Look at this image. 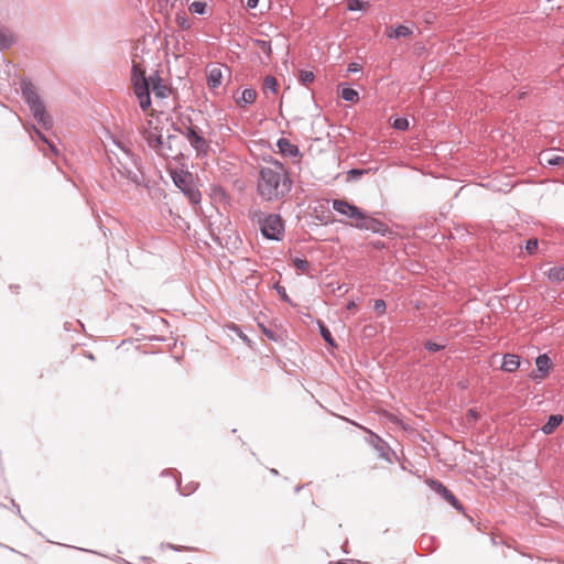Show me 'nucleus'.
<instances>
[{
	"label": "nucleus",
	"instance_id": "f257e3e1",
	"mask_svg": "<svg viewBox=\"0 0 564 564\" xmlns=\"http://www.w3.org/2000/svg\"><path fill=\"white\" fill-rule=\"evenodd\" d=\"M106 148L113 183L116 185L126 183L135 186L142 185L144 176L129 144L119 137L110 134Z\"/></svg>",
	"mask_w": 564,
	"mask_h": 564
},
{
	"label": "nucleus",
	"instance_id": "f03ea898",
	"mask_svg": "<svg viewBox=\"0 0 564 564\" xmlns=\"http://www.w3.org/2000/svg\"><path fill=\"white\" fill-rule=\"evenodd\" d=\"M293 181L284 166L278 160L270 158L260 166L257 181V193L264 202H279L289 195Z\"/></svg>",
	"mask_w": 564,
	"mask_h": 564
},
{
	"label": "nucleus",
	"instance_id": "7ed1b4c3",
	"mask_svg": "<svg viewBox=\"0 0 564 564\" xmlns=\"http://www.w3.org/2000/svg\"><path fill=\"white\" fill-rule=\"evenodd\" d=\"M21 91L25 104L29 106L30 111L37 123L44 129L52 128L53 120L47 113L43 100L35 91L34 85L31 82H22Z\"/></svg>",
	"mask_w": 564,
	"mask_h": 564
},
{
	"label": "nucleus",
	"instance_id": "20e7f679",
	"mask_svg": "<svg viewBox=\"0 0 564 564\" xmlns=\"http://www.w3.org/2000/svg\"><path fill=\"white\" fill-rule=\"evenodd\" d=\"M131 82L140 108L147 110L151 106L150 77H145V70L141 64L133 62L131 68Z\"/></svg>",
	"mask_w": 564,
	"mask_h": 564
},
{
	"label": "nucleus",
	"instance_id": "39448f33",
	"mask_svg": "<svg viewBox=\"0 0 564 564\" xmlns=\"http://www.w3.org/2000/svg\"><path fill=\"white\" fill-rule=\"evenodd\" d=\"M253 218H258L262 236L269 240L280 241L284 236V224L279 214L263 215L261 210L253 213Z\"/></svg>",
	"mask_w": 564,
	"mask_h": 564
},
{
	"label": "nucleus",
	"instance_id": "423d86ee",
	"mask_svg": "<svg viewBox=\"0 0 564 564\" xmlns=\"http://www.w3.org/2000/svg\"><path fill=\"white\" fill-rule=\"evenodd\" d=\"M183 128H175V131L186 138L191 147L194 149L197 158H206L210 149V141L203 135L198 127L192 124L191 119L188 120V124L183 122Z\"/></svg>",
	"mask_w": 564,
	"mask_h": 564
},
{
	"label": "nucleus",
	"instance_id": "0eeeda50",
	"mask_svg": "<svg viewBox=\"0 0 564 564\" xmlns=\"http://www.w3.org/2000/svg\"><path fill=\"white\" fill-rule=\"evenodd\" d=\"M172 180L175 186L184 193V195L193 205H196L200 202L202 194L199 189L193 185V177L191 173L184 171L174 172L172 174Z\"/></svg>",
	"mask_w": 564,
	"mask_h": 564
},
{
	"label": "nucleus",
	"instance_id": "6e6552de",
	"mask_svg": "<svg viewBox=\"0 0 564 564\" xmlns=\"http://www.w3.org/2000/svg\"><path fill=\"white\" fill-rule=\"evenodd\" d=\"M143 138L150 149L154 152H162V140L164 139L163 129L152 120L148 121V128L143 132Z\"/></svg>",
	"mask_w": 564,
	"mask_h": 564
},
{
	"label": "nucleus",
	"instance_id": "1a4fd4ad",
	"mask_svg": "<svg viewBox=\"0 0 564 564\" xmlns=\"http://www.w3.org/2000/svg\"><path fill=\"white\" fill-rule=\"evenodd\" d=\"M426 484L433 491L442 496L443 499H445L454 509L459 512H464L465 509L463 505L441 481L430 478L426 480Z\"/></svg>",
	"mask_w": 564,
	"mask_h": 564
},
{
	"label": "nucleus",
	"instance_id": "9d476101",
	"mask_svg": "<svg viewBox=\"0 0 564 564\" xmlns=\"http://www.w3.org/2000/svg\"><path fill=\"white\" fill-rule=\"evenodd\" d=\"M332 207L338 214L351 219H356L357 216H361V209L345 199H334L332 202Z\"/></svg>",
	"mask_w": 564,
	"mask_h": 564
},
{
	"label": "nucleus",
	"instance_id": "9b49d317",
	"mask_svg": "<svg viewBox=\"0 0 564 564\" xmlns=\"http://www.w3.org/2000/svg\"><path fill=\"white\" fill-rule=\"evenodd\" d=\"M536 371L531 373V378L535 381L542 380L547 377L552 360L546 354H541L535 359Z\"/></svg>",
	"mask_w": 564,
	"mask_h": 564
},
{
	"label": "nucleus",
	"instance_id": "f8f14e48",
	"mask_svg": "<svg viewBox=\"0 0 564 564\" xmlns=\"http://www.w3.org/2000/svg\"><path fill=\"white\" fill-rule=\"evenodd\" d=\"M276 147L283 156L297 159V162L301 161L302 154L300 152L299 147L296 144H293L290 140L285 138H280L276 142Z\"/></svg>",
	"mask_w": 564,
	"mask_h": 564
},
{
	"label": "nucleus",
	"instance_id": "ddd939ff",
	"mask_svg": "<svg viewBox=\"0 0 564 564\" xmlns=\"http://www.w3.org/2000/svg\"><path fill=\"white\" fill-rule=\"evenodd\" d=\"M150 83L151 89L156 98L164 99L170 96L171 89L163 83L159 72L150 76Z\"/></svg>",
	"mask_w": 564,
	"mask_h": 564
},
{
	"label": "nucleus",
	"instance_id": "4468645a",
	"mask_svg": "<svg viewBox=\"0 0 564 564\" xmlns=\"http://www.w3.org/2000/svg\"><path fill=\"white\" fill-rule=\"evenodd\" d=\"M177 141V137L175 134H167L166 139L162 140V152H155L158 155L162 158H176L181 152L174 150V142Z\"/></svg>",
	"mask_w": 564,
	"mask_h": 564
},
{
	"label": "nucleus",
	"instance_id": "2eb2a0df",
	"mask_svg": "<svg viewBox=\"0 0 564 564\" xmlns=\"http://www.w3.org/2000/svg\"><path fill=\"white\" fill-rule=\"evenodd\" d=\"M371 444L377 449L379 456L386 460H390V447L379 435L371 433Z\"/></svg>",
	"mask_w": 564,
	"mask_h": 564
},
{
	"label": "nucleus",
	"instance_id": "dca6fc26",
	"mask_svg": "<svg viewBox=\"0 0 564 564\" xmlns=\"http://www.w3.org/2000/svg\"><path fill=\"white\" fill-rule=\"evenodd\" d=\"M367 230L371 231L372 234L380 235L382 237H386L392 232L387 224L373 217L370 221H368Z\"/></svg>",
	"mask_w": 564,
	"mask_h": 564
},
{
	"label": "nucleus",
	"instance_id": "f3484780",
	"mask_svg": "<svg viewBox=\"0 0 564 564\" xmlns=\"http://www.w3.org/2000/svg\"><path fill=\"white\" fill-rule=\"evenodd\" d=\"M520 367V358L514 354H506L502 357L501 369L506 372H514Z\"/></svg>",
	"mask_w": 564,
	"mask_h": 564
},
{
	"label": "nucleus",
	"instance_id": "a211bd4d",
	"mask_svg": "<svg viewBox=\"0 0 564 564\" xmlns=\"http://www.w3.org/2000/svg\"><path fill=\"white\" fill-rule=\"evenodd\" d=\"M411 34H412L411 29L403 24H399L397 26H390L387 29V36L389 39L408 37Z\"/></svg>",
	"mask_w": 564,
	"mask_h": 564
},
{
	"label": "nucleus",
	"instance_id": "6ab92c4d",
	"mask_svg": "<svg viewBox=\"0 0 564 564\" xmlns=\"http://www.w3.org/2000/svg\"><path fill=\"white\" fill-rule=\"evenodd\" d=\"M541 163L549 166H561L564 165V156L554 154L552 152H542L540 154Z\"/></svg>",
	"mask_w": 564,
	"mask_h": 564
},
{
	"label": "nucleus",
	"instance_id": "aec40b11",
	"mask_svg": "<svg viewBox=\"0 0 564 564\" xmlns=\"http://www.w3.org/2000/svg\"><path fill=\"white\" fill-rule=\"evenodd\" d=\"M563 422L561 414H552L549 416L546 423L541 427L542 433L545 435L552 434Z\"/></svg>",
	"mask_w": 564,
	"mask_h": 564
},
{
	"label": "nucleus",
	"instance_id": "412c9836",
	"mask_svg": "<svg viewBox=\"0 0 564 564\" xmlns=\"http://www.w3.org/2000/svg\"><path fill=\"white\" fill-rule=\"evenodd\" d=\"M339 88V95L345 101L357 102L359 100V94L354 88L348 87L346 84H340Z\"/></svg>",
	"mask_w": 564,
	"mask_h": 564
},
{
	"label": "nucleus",
	"instance_id": "4be33fe9",
	"mask_svg": "<svg viewBox=\"0 0 564 564\" xmlns=\"http://www.w3.org/2000/svg\"><path fill=\"white\" fill-rule=\"evenodd\" d=\"M223 82V72L220 68H213L210 69L208 77H207V84L210 88H217L221 85Z\"/></svg>",
	"mask_w": 564,
	"mask_h": 564
},
{
	"label": "nucleus",
	"instance_id": "5701e85b",
	"mask_svg": "<svg viewBox=\"0 0 564 564\" xmlns=\"http://www.w3.org/2000/svg\"><path fill=\"white\" fill-rule=\"evenodd\" d=\"M547 279L552 282L564 281V267H552L546 272Z\"/></svg>",
	"mask_w": 564,
	"mask_h": 564
},
{
	"label": "nucleus",
	"instance_id": "b1692460",
	"mask_svg": "<svg viewBox=\"0 0 564 564\" xmlns=\"http://www.w3.org/2000/svg\"><path fill=\"white\" fill-rule=\"evenodd\" d=\"M14 43V37L8 30H0V51L9 48Z\"/></svg>",
	"mask_w": 564,
	"mask_h": 564
},
{
	"label": "nucleus",
	"instance_id": "393cba45",
	"mask_svg": "<svg viewBox=\"0 0 564 564\" xmlns=\"http://www.w3.org/2000/svg\"><path fill=\"white\" fill-rule=\"evenodd\" d=\"M257 91L253 88H246L242 94L240 100H237L239 105L243 102L245 105H251L256 101Z\"/></svg>",
	"mask_w": 564,
	"mask_h": 564
},
{
	"label": "nucleus",
	"instance_id": "a878e982",
	"mask_svg": "<svg viewBox=\"0 0 564 564\" xmlns=\"http://www.w3.org/2000/svg\"><path fill=\"white\" fill-rule=\"evenodd\" d=\"M263 93L264 94H268V91H271L273 94L276 93L278 90V82H276V78L272 75H268L264 77L263 79Z\"/></svg>",
	"mask_w": 564,
	"mask_h": 564
},
{
	"label": "nucleus",
	"instance_id": "bb28decb",
	"mask_svg": "<svg viewBox=\"0 0 564 564\" xmlns=\"http://www.w3.org/2000/svg\"><path fill=\"white\" fill-rule=\"evenodd\" d=\"M252 43L257 48L262 51L267 55V57L271 56V53H272L271 42L261 40V39H253Z\"/></svg>",
	"mask_w": 564,
	"mask_h": 564
},
{
	"label": "nucleus",
	"instance_id": "cd10ccee",
	"mask_svg": "<svg viewBox=\"0 0 564 564\" xmlns=\"http://www.w3.org/2000/svg\"><path fill=\"white\" fill-rule=\"evenodd\" d=\"M372 219L371 216L367 215L365 212L361 210V216H357L355 220V227L359 230H367L368 229V221Z\"/></svg>",
	"mask_w": 564,
	"mask_h": 564
},
{
	"label": "nucleus",
	"instance_id": "c85d7f7f",
	"mask_svg": "<svg viewBox=\"0 0 564 564\" xmlns=\"http://www.w3.org/2000/svg\"><path fill=\"white\" fill-rule=\"evenodd\" d=\"M318 329H319L321 336L328 345L336 346L335 339L333 338L332 333L326 325H324L323 323L319 322Z\"/></svg>",
	"mask_w": 564,
	"mask_h": 564
},
{
	"label": "nucleus",
	"instance_id": "c756f323",
	"mask_svg": "<svg viewBox=\"0 0 564 564\" xmlns=\"http://www.w3.org/2000/svg\"><path fill=\"white\" fill-rule=\"evenodd\" d=\"M206 2L204 1H194L189 4L188 9L192 13H195V14H204L206 12Z\"/></svg>",
	"mask_w": 564,
	"mask_h": 564
},
{
	"label": "nucleus",
	"instance_id": "7c9ffc66",
	"mask_svg": "<svg viewBox=\"0 0 564 564\" xmlns=\"http://www.w3.org/2000/svg\"><path fill=\"white\" fill-rule=\"evenodd\" d=\"M314 73L311 70L302 69L299 74V79L302 84L307 85L314 80Z\"/></svg>",
	"mask_w": 564,
	"mask_h": 564
},
{
	"label": "nucleus",
	"instance_id": "2f4dec72",
	"mask_svg": "<svg viewBox=\"0 0 564 564\" xmlns=\"http://www.w3.org/2000/svg\"><path fill=\"white\" fill-rule=\"evenodd\" d=\"M393 128L400 131H404L409 128V120L405 117H398L392 123Z\"/></svg>",
	"mask_w": 564,
	"mask_h": 564
},
{
	"label": "nucleus",
	"instance_id": "473e14b6",
	"mask_svg": "<svg viewBox=\"0 0 564 564\" xmlns=\"http://www.w3.org/2000/svg\"><path fill=\"white\" fill-rule=\"evenodd\" d=\"M294 267L302 272L307 271L310 268V262L305 258H294L293 259Z\"/></svg>",
	"mask_w": 564,
	"mask_h": 564
},
{
	"label": "nucleus",
	"instance_id": "72a5a7b5",
	"mask_svg": "<svg viewBox=\"0 0 564 564\" xmlns=\"http://www.w3.org/2000/svg\"><path fill=\"white\" fill-rule=\"evenodd\" d=\"M175 484H176V486L178 488L180 494L183 495V496H188V495H191L192 492H194L198 488V484L197 482L189 484L188 485V489H182L181 488V484H180V481L177 479H175Z\"/></svg>",
	"mask_w": 564,
	"mask_h": 564
},
{
	"label": "nucleus",
	"instance_id": "f704fd0d",
	"mask_svg": "<svg viewBox=\"0 0 564 564\" xmlns=\"http://www.w3.org/2000/svg\"><path fill=\"white\" fill-rule=\"evenodd\" d=\"M365 8V2L361 0H348L347 9L349 11H361Z\"/></svg>",
	"mask_w": 564,
	"mask_h": 564
},
{
	"label": "nucleus",
	"instance_id": "c9c22d12",
	"mask_svg": "<svg viewBox=\"0 0 564 564\" xmlns=\"http://www.w3.org/2000/svg\"><path fill=\"white\" fill-rule=\"evenodd\" d=\"M373 310L378 316H382L387 310L386 302L382 299L376 300L373 304Z\"/></svg>",
	"mask_w": 564,
	"mask_h": 564
},
{
	"label": "nucleus",
	"instance_id": "e433bc0d",
	"mask_svg": "<svg viewBox=\"0 0 564 564\" xmlns=\"http://www.w3.org/2000/svg\"><path fill=\"white\" fill-rule=\"evenodd\" d=\"M424 347H425L426 350H429L431 352H436V351H440V350L444 349L445 345L444 344H437V343L432 341V340H427L424 344Z\"/></svg>",
	"mask_w": 564,
	"mask_h": 564
},
{
	"label": "nucleus",
	"instance_id": "4c0bfd02",
	"mask_svg": "<svg viewBox=\"0 0 564 564\" xmlns=\"http://www.w3.org/2000/svg\"><path fill=\"white\" fill-rule=\"evenodd\" d=\"M367 171L366 170H359V169H351L348 171L347 175H348V180L350 181H356L358 180L361 175L366 174Z\"/></svg>",
	"mask_w": 564,
	"mask_h": 564
},
{
	"label": "nucleus",
	"instance_id": "58836bf2",
	"mask_svg": "<svg viewBox=\"0 0 564 564\" xmlns=\"http://www.w3.org/2000/svg\"><path fill=\"white\" fill-rule=\"evenodd\" d=\"M538 246H539V241L538 239H529L525 243V250L529 252V253H533L536 251L538 249Z\"/></svg>",
	"mask_w": 564,
	"mask_h": 564
},
{
	"label": "nucleus",
	"instance_id": "ea45409f",
	"mask_svg": "<svg viewBox=\"0 0 564 564\" xmlns=\"http://www.w3.org/2000/svg\"><path fill=\"white\" fill-rule=\"evenodd\" d=\"M176 20H177V24L182 29H189L191 28L188 18L185 14L184 15H177Z\"/></svg>",
	"mask_w": 564,
	"mask_h": 564
},
{
	"label": "nucleus",
	"instance_id": "a19ab883",
	"mask_svg": "<svg viewBox=\"0 0 564 564\" xmlns=\"http://www.w3.org/2000/svg\"><path fill=\"white\" fill-rule=\"evenodd\" d=\"M347 70L349 73H358L361 70V66L358 63L352 62L348 64Z\"/></svg>",
	"mask_w": 564,
	"mask_h": 564
},
{
	"label": "nucleus",
	"instance_id": "79ce46f5",
	"mask_svg": "<svg viewBox=\"0 0 564 564\" xmlns=\"http://www.w3.org/2000/svg\"><path fill=\"white\" fill-rule=\"evenodd\" d=\"M263 333L267 335L268 338H270L271 340H276V334L274 330L272 329H267V328H263Z\"/></svg>",
	"mask_w": 564,
	"mask_h": 564
},
{
	"label": "nucleus",
	"instance_id": "37998d69",
	"mask_svg": "<svg viewBox=\"0 0 564 564\" xmlns=\"http://www.w3.org/2000/svg\"><path fill=\"white\" fill-rule=\"evenodd\" d=\"M11 507H12V510H14L23 519L20 506L15 502L14 499H11Z\"/></svg>",
	"mask_w": 564,
	"mask_h": 564
},
{
	"label": "nucleus",
	"instance_id": "c03bdc74",
	"mask_svg": "<svg viewBox=\"0 0 564 564\" xmlns=\"http://www.w3.org/2000/svg\"><path fill=\"white\" fill-rule=\"evenodd\" d=\"M276 291L279 292V294L281 295V297L284 301L290 302L289 296L286 295L284 288L278 285L276 286Z\"/></svg>",
	"mask_w": 564,
	"mask_h": 564
},
{
	"label": "nucleus",
	"instance_id": "a18cd8bd",
	"mask_svg": "<svg viewBox=\"0 0 564 564\" xmlns=\"http://www.w3.org/2000/svg\"><path fill=\"white\" fill-rule=\"evenodd\" d=\"M46 144L48 145L50 150L52 151V153H54L55 155H58V149L56 147V144L52 141H47Z\"/></svg>",
	"mask_w": 564,
	"mask_h": 564
},
{
	"label": "nucleus",
	"instance_id": "49530a36",
	"mask_svg": "<svg viewBox=\"0 0 564 564\" xmlns=\"http://www.w3.org/2000/svg\"><path fill=\"white\" fill-rule=\"evenodd\" d=\"M259 4V0H247V7L249 9H256Z\"/></svg>",
	"mask_w": 564,
	"mask_h": 564
},
{
	"label": "nucleus",
	"instance_id": "de8ad7c7",
	"mask_svg": "<svg viewBox=\"0 0 564 564\" xmlns=\"http://www.w3.org/2000/svg\"><path fill=\"white\" fill-rule=\"evenodd\" d=\"M34 129H35V133L37 134V137H39L43 142H45V143H46V142L48 141V139H47V138H46V137H45V135H44V134H43L39 129H36V128H34Z\"/></svg>",
	"mask_w": 564,
	"mask_h": 564
},
{
	"label": "nucleus",
	"instance_id": "09e8293b",
	"mask_svg": "<svg viewBox=\"0 0 564 564\" xmlns=\"http://www.w3.org/2000/svg\"><path fill=\"white\" fill-rule=\"evenodd\" d=\"M356 306H357V303L354 300H351L347 303L346 308L350 311V310H354Z\"/></svg>",
	"mask_w": 564,
	"mask_h": 564
},
{
	"label": "nucleus",
	"instance_id": "8fccbe9b",
	"mask_svg": "<svg viewBox=\"0 0 564 564\" xmlns=\"http://www.w3.org/2000/svg\"><path fill=\"white\" fill-rule=\"evenodd\" d=\"M468 416H471V417H474L475 420H477V419H478V413H477V411H476V410L470 409V410H468Z\"/></svg>",
	"mask_w": 564,
	"mask_h": 564
},
{
	"label": "nucleus",
	"instance_id": "3c124183",
	"mask_svg": "<svg viewBox=\"0 0 564 564\" xmlns=\"http://www.w3.org/2000/svg\"><path fill=\"white\" fill-rule=\"evenodd\" d=\"M375 247H377V248H382V247H383V243L379 241V242L375 243Z\"/></svg>",
	"mask_w": 564,
	"mask_h": 564
},
{
	"label": "nucleus",
	"instance_id": "603ef678",
	"mask_svg": "<svg viewBox=\"0 0 564 564\" xmlns=\"http://www.w3.org/2000/svg\"><path fill=\"white\" fill-rule=\"evenodd\" d=\"M170 473H171V470L165 469V470H163V471H162V474H161V475H162V476H165V475H167V474H170Z\"/></svg>",
	"mask_w": 564,
	"mask_h": 564
},
{
	"label": "nucleus",
	"instance_id": "864d4df0",
	"mask_svg": "<svg viewBox=\"0 0 564 564\" xmlns=\"http://www.w3.org/2000/svg\"><path fill=\"white\" fill-rule=\"evenodd\" d=\"M240 337H241V339H243V340H248V337H247L245 334H242V333L240 334Z\"/></svg>",
	"mask_w": 564,
	"mask_h": 564
},
{
	"label": "nucleus",
	"instance_id": "5fc2aeb1",
	"mask_svg": "<svg viewBox=\"0 0 564 564\" xmlns=\"http://www.w3.org/2000/svg\"><path fill=\"white\" fill-rule=\"evenodd\" d=\"M169 547H170V549H173V550H175V551H177V550H178V549H177L175 545H173V544H169Z\"/></svg>",
	"mask_w": 564,
	"mask_h": 564
},
{
	"label": "nucleus",
	"instance_id": "6e6d98bb",
	"mask_svg": "<svg viewBox=\"0 0 564 564\" xmlns=\"http://www.w3.org/2000/svg\"><path fill=\"white\" fill-rule=\"evenodd\" d=\"M301 489H302V486H297V487H295V492H296V494H297V492H300V490H301Z\"/></svg>",
	"mask_w": 564,
	"mask_h": 564
},
{
	"label": "nucleus",
	"instance_id": "4d7b16f0",
	"mask_svg": "<svg viewBox=\"0 0 564 564\" xmlns=\"http://www.w3.org/2000/svg\"><path fill=\"white\" fill-rule=\"evenodd\" d=\"M271 473H272L273 475H278V470H276V469H274V468H272V469H271Z\"/></svg>",
	"mask_w": 564,
	"mask_h": 564
},
{
	"label": "nucleus",
	"instance_id": "13d9d810",
	"mask_svg": "<svg viewBox=\"0 0 564 564\" xmlns=\"http://www.w3.org/2000/svg\"><path fill=\"white\" fill-rule=\"evenodd\" d=\"M344 288H345V285H344V284H343V285H340V286H338V291H340V290H341V289H344Z\"/></svg>",
	"mask_w": 564,
	"mask_h": 564
},
{
	"label": "nucleus",
	"instance_id": "bf43d9fd",
	"mask_svg": "<svg viewBox=\"0 0 564 564\" xmlns=\"http://www.w3.org/2000/svg\"><path fill=\"white\" fill-rule=\"evenodd\" d=\"M0 546H1V547H4V545H3L2 543H0Z\"/></svg>",
	"mask_w": 564,
	"mask_h": 564
},
{
	"label": "nucleus",
	"instance_id": "052dcab7",
	"mask_svg": "<svg viewBox=\"0 0 564 564\" xmlns=\"http://www.w3.org/2000/svg\"><path fill=\"white\" fill-rule=\"evenodd\" d=\"M0 507H4V506L0 503Z\"/></svg>",
	"mask_w": 564,
	"mask_h": 564
}]
</instances>
